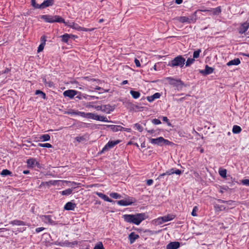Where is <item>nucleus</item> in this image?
<instances>
[{
  "label": "nucleus",
  "mask_w": 249,
  "mask_h": 249,
  "mask_svg": "<svg viewBox=\"0 0 249 249\" xmlns=\"http://www.w3.org/2000/svg\"><path fill=\"white\" fill-rule=\"evenodd\" d=\"M124 220L128 223L139 225L143 220L146 219L144 213H138L135 214H124Z\"/></svg>",
  "instance_id": "1"
},
{
  "label": "nucleus",
  "mask_w": 249,
  "mask_h": 249,
  "mask_svg": "<svg viewBox=\"0 0 249 249\" xmlns=\"http://www.w3.org/2000/svg\"><path fill=\"white\" fill-rule=\"evenodd\" d=\"M40 18L48 23H65V19L57 15L53 16L50 15H43L40 16Z\"/></svg>",
  "instance_id": "2"
},
{
  "label": "nucleus",
  "mask_w": 249,
  "mask_h": 249,
  "mask_svg": "<svg viewBox=\"0 0 249 249\" xmlns=\"http://www.w3.org/2000/svg\"><path fill=\"white\" fill-rule=\"evenodd\" d=\"M185 59L182 55H178L168 63V66L175 68L179 67L182 68L185 64Z\"/></svg>",
  "instance_id": "3"
},
{
  "label": "nucleus",
  "mask_w": 249,
  "mask_h": 249,
  "mask_svg": "<svg viewBox=\"0 0 249 249\" xmlns=\"http://www.w3.org/2000/svg\"><path fill=\"white\" fill-rule=\"evenodd\" d=\"M150 142L153 144H157L160 146L163 145H171L172 142L169 141L168 140L164 139L162 137H160L158 138H151L150 139Z\"/></svg>",
  "instance_id": "4"
},
{
  "label": "nucleus",
  "mask_w": 249,
  "mask_h": 249,
  "mask_svg": "<svg viewBox=\"0 0 249 249\" xmlns=\"http://www.w3.org/2000/svg\"><path fill=\"white\" fill-rule=\"evenodd\" d=\"M86 118L92 119L96 121L104 122H109L106 117L103 116H99L97 114L90 112L86 113Z\"/></svg>",
  "instance_id": "5"
},
{
  "label": "nucleus",
  "mask_w": 249,
  "mask_h": 249,
  "mask_svg": "<svg viewBox=\"0 0 249 249\" xmlns=\"http://www.w3.org/2000/svg\"><path fill=\"white\" fill-rule=\"evenodd\" d=\"M65 24L66 26H67L70 28H71L73 29L76 30L78 31H85V32H88V31H92L93 30V29H89L84 27H82L80 26L77 23H76L75 22H71L70 24H68V22H65L63 23Z\"/></svg>",
  "instance_id": "6"
},
{
  "label": "nucleus",
  "mask_w": 249,
  "mask_h": 249,
  "mask_svg": "<svg viewBox=\"0 0 249 249\" xmlns=\"http://www.w3.org/2000/svg\"><path fill=\"white\" fill-rule=\"evenodd\" d=\"M121 142L120 140L109 141L103 148L101 153H103L106 151H108L109 149L114 147L116 145L119 144Z\"/></svg>",
  "instance_id": "7"
},
{
  "label": "nucleus",
  "mask_w": 249,
  "mask_h": 249,
  "mask_svg": "<svg viewBox=\"0 0 249 249\" xmlns=\"http://www.w3.org/2000/svg\"><path fill=\"white\" fill-rule=\"evenodd\" d=\"M167 80L169 84L176 87L177 88L179 87L181 88L184 85L183 82L180 79H176L172 77H168Z\"/></svg>",
  "instance_id": "8"
},
{
  "label": "nucleus",
  "mask_w": 249,
  "mask_h": 249,
  "mask_svg": "<svg viewBox=\"0 0 249 249\" xmlns=\"http://www.w3.org/2000/svg\"><path fill=\"white\" fill-rule=\"evenodd\" d=\"M200 11L208 13L209 15H218L221 12V8L220 6H218L215 8L200 10Z\"/></svg>",
  "instance_id": "9"
},
{
  "label": "nucleus",
  "mask_w": 249,
  "mask_h": 249,
  "mask_svg": "<svg viewBox=\"0 0 249 249\" xmlns=\"http://www.w3.org/2000/svg\"><path fill=\"white\" fill-rule=\"evenodd\" d=\"M196 16H191L189 17H180L179 18V21L181 23H194L196 21Z\"/></svg>",
  "instance_id": "10"
},
{
  "label": "nucleus",
  "mask_w": 249,
  "mask_h": 249,
  "mask_svg": "<svg viewBox=\"0 0 249 249\" xmlns=\"http://www.w3.org/2000/svg\"><path fill=\"white\" fill-rule=\"evenodd\" d=\"M135 202L133 198L128 197L125 200H121L117 201V204L120 206H126L132 204Z\"/></svg>",
  "instance_id": "11"
},
{
  "label": "nucleus",
  "mask_w": 249,
  "mask_h": 249,
  "mask_svg": "<svg viewBox=\"0 0 249 249\" xmlns=\"http://www.w3.org/2000/svg\"><path fill=\"white\" fill-rule=\"evenodd\" d=\"M27 166L29 168H34L37 166L38 168L40 167V165L38 161H36L35 159L30 158L27 160Z\"/></svg>",
  "instance_id": "12"
},
{
  "label": "nucleus",
  "mask_w": 249,
  "mask_h": 249,
  "mask_svg": "<svg viewBox=\"0 0 249 249\" xmlns=\"http://www.w3.org/2000/svg\"><path fill=\"white\" fill-rule=\"evenodd\" d=\"M54 3V0H45L40 4L41 9H45L48 7L53 5Z\"/></svg>",
  "instance_id": "13"
},
{
  "label": "nucleus",
  "mask_w": 249,
  "mask_h": 249,
  "mask_svg": "<svg viewBox=\"0 0 249 249\" xmlns=\"http://www.w3.org/2000/svg\"><path fill=\"white\" fill-rule=\"evenodd\" d=\"M175 216L173 214H167V215L161 217L158 219L159 220H161V222L160 223L166 222L173 220L175 218Z\"/></svg>",
  "instance_id": "14"
},
{
  "label": "nucleus",
  "mask_w": 249,
  "mask_h": 249,
  "mask_svg": "<svg viewBox=\"0 0 249 249\" xmlns=\"http://www.w3.org/2000/svg\"><path fill=\"white\" fill-rule=\"evenodd\" d=\"M214 69L209 67L208 65H206L205 69L200 71V73L206 75L212 73L213 72Z\"/></svg>",
  "instance_id": "15"
},
{
  "label": "nucleus",
  "mask_w": 249,
  "mask_h": 249,
  "mask_svg": "<svg viewBox=\"0 0 249 249\" xmlns=\"http://www.w3.org/2000/svg\"><path fill=\"white\" fill-rule=\"evenodd\" d=\"M249 27V22H245L242 23L239 28V33L240 34L245 33L248 29Z\"/></svg>",
  "instance_id": "16"
},
{
  "label": "nucleus",
  "mask_w": 249,
  "mask_h": 249,
  "mask_svg": "<svg viewBox=\"0 0 249 249\" xmlns=\"http://www.w3.org/2000/svg\"><path fill=\"white\" fill-rule=\"evenodd\" d=\"M76 207V205L75 203H73L71 201L67 202L64 206V209L65 210L67 211H73L75 207Z\"/></svg>",
  "instance_id": "17"
},
{
  "label": "nucleus",
  "mask_w": 249,
  "mask_h": 249,
  "mask_svg": "<svg viewBox=\"0 0 249 249\" xmlns=\"http://www.w3.org/2000/svg\"><path fill=\"white\" fill-rule=\"evenodd\" d=\"M180 246L178 242H172L168 244L166 247L167 249H177Z\"/></svg>",
  "instance_id": "18"
},
{
  "label": "nucleus",
  "mask_w": 249,
  "mask_h": 249,
  "mask_svg": "<svg viewBox=\"0 0 249 249\" xmlns=\"http://www.w3.org/2000/svg\"><path fill=\"white\" fill-rule=\"evenodd\" d=\"M63 94L66 97H69L71 98H73L76 94V91L74 90L69 89L64 92Z\"/></svg>",
  "instance_id": "19"
},
{
  "label": "nucleus",
  "mask_w": 249,
  "mask_h": 249,
  "mask_svg": "<svg viewBox=\"0 0 249 249\" xmlns=\"http://www.w3.org/2000/svg\"><path fill=\"white\" fill-rule=\"evenodd\" d=\"M139 238V235L134 232H131L128 236V239L130 244L133 243L135 240Z\"/></svg>",
  "instance_id": "20"
},
{
  "label": "nucleus",
  "mask_w": 249,
  "mask_h": 249,
  "mask_svg": "<svg viewBox=\"0 0 249 249\" xmlns=\"http://www.w3.org/2000/svg\"><path fill=\"white\" fill-rule=\"evenodd\" d=\"M96 194L100 198L104 199L105 201H106L107 202H113V200L109 198L107 196L104 194L103 193H100V192H96Z\"/></svg>",
  "instance_id": "21"
},
{
  "label": "nucleus",
  "mask_w": 249,
  "mask_h": 249,
  "mask_svg": "<svg viewBox=\"0 0 249 249\" xmlns=\"http://www.w3.org/2000/svg\"><path fill=\"white\" fill-rule=\"evenodd\" d=\"M41 219L46 223L52 224L53 222L52 219V216L50 215H42Z\"/></svg>",
  "instance_id": "22"
},
{
  "label": "nucleus",
  "mask_w": 249,
  "mask_h": 249,
  "mask_svg": "<svg viewBox=\"0 0 249 249\" xmlns=\"http://www.w3.org/2000/svg\"><path fill=\"white\" fill-rule=\"evenodd\" d=\"M160 95H161L160 93L156 92L152 96H147L146 98L147 101H148L149 102H152L155 99L159 98L160 97Z\"/></svg>",
  "instance_id": "23"
},
{
  "label": "nucleus",
  "mask_w": 249,
  "mask_h": 249,
  "mask_svg": "<svg viewBox=\"0 0 249 249\" xmlns=\"http://www.w3.org/2000/svg\"><path fill=\"white\" fill-rule=\"evenodd\" d=\"M113 110V108L109 105L103 106L102 112H104L107 113H110Z\"/></svg>",
  "instance_id": "24"
},
{
  "label": "nucleus",
  "mask_w": 249,
  "mask_h": 249,
  "mask_svg": "<svg viewBox=\"0 0 249 249\" xmlns=\"http://www.w3.org/2000/svg\"><path fill=\"white\" fill-rule=\"evenodd\" d=\"M241 61L239 58H235L231 60L227 63V65L230 66L231 65H238L240 64Z\"/></svg>",
  "instance_id": "25"
},
{
  "label": "nucleus",
  "mask_w": 249,
  "mask_h": 249,
  "mask_svg": "<svg viewBox=\"0 0 249 249\" xmlns=\"http://www.w3.org/2000/svg\"><path fill=\"white\" fill-rule=\"evenodd\" d=\"M10 224L12 225H17V226H25L26 225L24 221L19 220H17V219L11 221L10 222Z\"/></svg>",
  "instance_id": "26"
},
{
  "label": "nucleus",
  "mask_w": 249,
  "mask_h": 249,
  "mask_svg": "<svg viewBox=\"0 0 249 249\" xmlns=\"http://www.w3.org/2000/svg\"><path fill=\"white\" fill-rule=\"evenodd\" d=\"M107 127H109L113 132L121 131V125H107Z\"/></svg>",
  "instance_id": "27"
},
{
  "label": "nucleus",
  "mask_w": 249,
  "mask_h": 249,
  "mask_svg": "<svg viewBox=\"0 0 249 249\" xmlns=\"http://www.w3.org/2000/svg\"><path fill=\"white\" fill-rule=\"evenodd\" d=\"M130 93L132 96V97L135 99L139 98L141 96V93H140V92L137 91L131 90L130 91Z\"/></svg>",
  "instance_id": "28"
},
{
  "label": "nucleus",
  "mask_w": 249,
  "mask_h": 249,
  "mask_svg": "<svg viewBox=\"0 0 249 249\" xmlns=\"http://www.w3.org/2000/svg\"><path fill=\"white\" fill-rule=\"evenodd\" d=\"M71 35L68 34H65L63 35H62L61 37L62 38V41L63 42L67 43L69 39L70 38L71 36Z\"/></svg>",
  "instance_id": "29"
},
{
  "label": "nucleus",
  "mask_w": 249,
  "mask_h": 249,
  "mask_svg": "<svg viewBox=\"0 0 249 249\" xmlns=\"http://www.w3.org/2000/svg\"><path fill=\"white\" fill-rule=\"evenodd\" d=\"M232 131L234 134H238L241 132L242 129L240 126L237 125H234L233 126Z\"/></svg>",
  "instance_id": "30"
},
{
  "label": "nucleus",
  "mask_w": 249,
  "mask_h": 249,
  "mask_svg": "<svg viewBox=\"0 0 249 249\" xmlns=\"http://www.w3.org/2000/svg\"><path fill=\"white\" fill-rule=\"evenodd\" d=\"M72 191H73L72 188H69V189H67L64 191H61L60 192V193L61 194V195H62L63 196H69L72 193Z\"/></svg>",
  "instance_id": "31"
},
{
  "label": "nucleus",
  "mask_w": 249,
  "mask_h": 249,
  "mask_svg": "<svg viewBox=\"0 0 249 249\" xmlns=\"http://www.w3.org/2000/svg\"><path fill=\"white\" fill-rule=\"evenodd\" d=\"M219 174L220 175V176L223 178H226L227 177V170L225 169H223V168H219Z\"/></svg>",
  "instance_id": "32"
},
{
  "label": "nucleus",
  "mask_w": 249,
  "mask_h": 249,
  "mask_svg": "<svg viewBox=\"0 0 249 249\" xmlns=\"http://www.w3.org/2000/svg\"><path fill=\"white\" fill-rule=\"evenodd\" d=\"M50 138V136L47 134L41 135L39 137L40 140L42 142L48 141Z\"/></svg>",
  "instance_id": "33"
},
{
  "label": "nucleus",
  "mask_w": 249,
  "mask_h": 249,
  "mask_svg": "<svg viewBox=\"0 0 249 249\" xmlns=\"http://www.w3.org/2000/svg\"><path fill=\"white\" fill-rule=\"evenodd\" d=\"M172 174H174L173 168L170 169V170H169L168 171H167L166 172L160 174L159 176V178H160L162 177H163L164 176H165V175H168L169 176V175H172Z\"/></svg>",
  "instance_id": "34"
},
{
  "label": "nucleus",
  "mask_w": 249,
  "mask_h": 249,
  "mask_svg": "<svg viewBox=\"0 0 249 249\" xmlns=\"http://www.w3.org/2000/svg\"><path fill=\"white\" fill-rule=\"evenodd\" d=\"M0 175L2 176H11L12 175V173L7 170V169H3L0 173Z\"/></svg>",
  "instance_id": "35"
},
{
  "label": "nucleus",
  "mask_w": 249,
  "mask_h": 249,
  "mask_svg": "<svg viewBox=\"0 0 249 249\" xmlns=\"http://www.w3.org/2000/svg\"><path fill=\"white\" fill-rule=\"evenodd\" d=\"M109 196L114 199H119L122 197V196L120 194L115 192L110 193Z\"/></svg>",
  "instance_id": "36"
},
{
  "label": "nucleus",
  "mask_w": 249,
  "mask_h": 249,
  "mask_svg": "<svg viewBox=\"0 0 249 249\" xmlns=\"http://www.w3.org/2000/svg\"><path fill=\"white\" fill-rule=\"evenodd\" d=\"M214 208L217 211H221L225 210L226 208L224 205H220L216 204L214 205Z\"/></svg>",
  "instance_id": "37"
},
{
  "label": "nucleus",
  "mask_w": 249,
  "mask_h": 249,
  "mask_svg": "<svg viewBox=\"0 0 249 249\" xmlns=\"http://www.w3.org/2000/svg\"><path fill=\"white\" fill-rule=\"evenodd\" d=\"M195 61V60L194 58H188L185 63L186 67H189L191 65L194 63Z\"/></svg>",
  "instance_id": "38"
},
{
  "label": "nucleus",
  "mask_w": 249,
  "mask_h": 249,
  "mask_svg": "<svg viewBox=\"0 0 249 249\" xmlns=\"http://www.w3.org/2000/svg\"><path fill=\"white\" fill-rule=\"evenodd\" d=\"M201 52V50L200 49H198L196 51H194L193 53V58L194 59L195 58H197L200 56V53Z\"/></svg>",
  "instance_id": "39"
},
{
  "label": "nucleus",
  "mask_w": 249,
  "mask_h": 249,
  "mask_svg": "<svg viewBox=\"0 0 249 249\" xmlns=\"http://www.w3.org/2000/svg\"><path fill=\"white\" fill-rule=\"evenodd\" d=\"M35 94L36 95L40 94L41 95V97L44 99H45L46 98V94L44 92H43L40 90H36V91Z\"/></svg>",
  "instance_id": "40"
},
{
  "label": "nucleus",
  "mask_w": 249,
  "mask_h": 249,
  "mask_svg": "<svg viewBox=\"0 0 249 249\" xmlns=\"http://www.w3.org/2000/svg\"><path fill=\"white\" fill-rule=\"evenodd\" d=\"M75 140L78 142H84L86 141V137L85 136H79V137H76L75 138Z\"/></svg>",
  "instance_id": "41"
},
{
  "label": "nucleus",
  "mask_w": 249,
  "mask_h": 249,
  "mask_svg": "<svg viewBox=\"0 0 249 249\" xmlns=\"http://www.w3.org/2000/svg\"><path fill=\"white\" fill-rule=\"evenodd\" d=\"M31 5L33 7L36 9H41L40 4L36 3V0H31Z\"/></svg>",
  "instance_id": "42"
},
{
  "label": "nucleus",
  "mask_w": 249,
  "mask_h": 249,
  "mask_svg": "<svg viewBox=\"0 0 249 249\" xmlns=\"http://www.w3.org/2000/svg\"><path fill=\"white\" fill-rule=\"evenodd\" d=\"M38 146L41 147H47V148H52V145L49 143H39L38 144Z\"/></svg>",
  "instance_id": "43"
},
{
  "label": "nucleus",
  "mask_w": 249,
  "mask_h": 249,
  "mask_svg": "<svg viewBox=\"0 0 249 249\" xmlns=\"http://www.w3.org/2000/svg\"><path fill=\"white\" fill-rule=\"evenodd\" d=\"M78 243L76 241H74L73 242H67V243H64V246L67 247H73L75 245H77Z\"/></svg>",
  "instance_id": "44"
},
{
  "label": "nucleus",
  "mask_w": 249,
  "mask_h": 249,
  "mask_svg": "<svg viewBox=\"0 0 249 249\" xmlns=\"http://www.w3.org/2000/svg\"><path fill=\"white\" fill-rule=\"evenodd\" d=\"M44 83L46 86H48L49 87H53L54 86V84L52 81L47 82L46 79H43Z\"/></svg>",
  "instance_id": "45"
},
{
  "label": "nucleus",
  "mask_w": 249,
  "mask_h": 249,
  "mask_svg": "<svg viewBox=\"0 0 249 249\" xmlns=\"http://www.w3.org/2000/svg\"><path fill=\"white\" fill-rule=\"evenodd\" d=\"M57 181L56 180H50L49 181H46L45 184L48 186H50V185H55Z\"/></svg>",
  "instance_id": "46"
},
{
  "label": "nucleus",
  "mask_w": 249,
  "mask_h": 249,
  "mask_svg": "<svg viewBox=\"0 0 249 249\" xmlns=\"http://www.w3.org/2000/svg\"><path fill=\"white\" fill-rule=\"evenodd\" d=\"M93 249H105L102 242H100L97 244Z\"/></svg>",
  "instance_id": "47"
},
{
  "label": "nucleus",
  "mask_w": 249,
  "mask_h": 249,
  "mask_svg": "<svg viewBox=\"0 0 249 249\" xmlns=\"http://www.w3.org/2000/svg\"><path fill=\"white\" fill-rule=\"evenodd\" d=\"M134 126L139 132H141L143 131V127L140 124L136 123L134 124Z\"/></svg>",
  "instance_id": "48"
},
{
  "label": "nucleus",
  "mask_w": 249,
  "mask_h": 249,
  "mask_svg": "<svg viewBox=\"0 0 249 249\" xmlns=\"http://www.w3.org/2000/svg\"><path fill=\"white\" fill-rule=\"evenodd\" d=\"M79 112V111L78 110H72L71 111H68L67 112L68 114L71 115H78L79 114L78 113Z\"/></svg>",
  "instance_id": "49"
},
{
  "label": "nucleus",
  "mask_w": 249,
  "mask_h": 249,
  "mask_svg": "<svg viewBox=\"0 0 249 249\" xmlns=\"http://www.w3.org/2000/svg\"><path fill=\"white\" fill-rule=\"evenodd\" d=\"M198 210V207L197 206H195L193 208V211L192 212V213H191V214L193 216H197V214H196V211Z\"/></svg>",
  "instance_id": "50"
},
{
  "label": "nucleus",
  "mask_w": 249,
  "mask_h": 249,
  "mask_svg": "<svg viewBox=\"0 0 249 249\" xmlns=\"http://www.w3.org/2000/svg\"><path fill=\"white\" fill-rule=\"evenodd\" d=\"M241 183L246 186H249V179H245L241 180Z\"/></svg>",
  "instance_id": "51"
},
{
  "label": "nucleus",
  "mask_w": 249,
  "mask_h": 249,
  "mask_svg": "<svg viewBox=\"0 0 249 249\" xmlns=\"http://www.w3.org/2000/svg\"><path fill=\"white\" fill-rule=\"evenodd\" d=\"M159 231H151L150 230H146L144 231V232H147V233H148L150 235L154 234H157L158 233H159Z\"/></svg>",
  "instance_id": "52"
},
{
  "label": "nucleus",
  "mask_w": 249,
  "mask_h": 249,
  "mask_svg": "<svg viewBox=\"0 0 249 249\" xmlns=\"http://www.w3.org/2000/svg\"><path fill=\"white\" fill-rule=\"evenodd\" d=\"M45 45H44V44H40L37 48V52L39 53V52L42 51L44 49Z\"/></svg>",
  "instance_id": "53"
},
{
  "label": "nucleus",
  "mask_w": 249,
  "mask_h": 249,
  "mask_svg": "<svg viewBox=\"0 0 249 249\" xmlns=\"http://www.w3.org/2000/svg\"><path fill=\"white\" fill-rule=\"evenodd\" d=\"M152 123L155 125L160 124H161V122L160 120L158 119H154L152 120Z\"/></svg>",
  "instance_id": "54"
},
{
  "label": "nucleus",
  "mask_w": 249,
  "mask_h": 249,
  "mask_svg": "<svg viewBox=\"0 0 249 249\" xmlns=\"http://www.w3.org/2000/svg\"><path fill=\"white\" fill-rule=\"evenodd\" d=\"M124 131L127 132H130L131 131V129L129 128H124L122 126H121V131Z\"/></svg>",
  "instance_id": "55"
},
{
  "label": "nucleus",
  "mask_w": 249,
  "mask_h": 249,
  "mask_svg": "<svg viewBox=\"0 0 249 249\" xmlns=\"http://www.w3.org/2000/svg\"><path fill=\"white\" fill-rule=\"evenodd\" d=\"M124 131L127 132H130L131 131V129L129 128H124L122 126H121V131Z\"/></svg>",
  "instance_id": "56"
},
{
  "label": "nucleus",
  "mask_w": 249,
  "mask_h": 249,
  "mask_svg": "<svg viewBox=\"0 0 249 249\" xmlns=\"http://www.w3.org/2000/svg\"><path fill=\"white\" fill-rule=\"evenodd\" d=\"M46 37L45 36H43L41 37V38H40V41L41 42V44H43L44 45L46 44Z\"/></svg>",
  "instance_id": "57"
},
{
  "label": "nucleus",
  "mask_w": 249,
  "mask_h": 249,
  "mask_svg": "<svg viewBox=\"0 0 249 249\" xmlns=\"http://www.w3.org/2000/svg\"><path fill=\"white\" fill-rule=\"evenodd\" d=\"M162 120L163 122H166L167 123V124L170 126L171 125V124L169 122V120L167 118V117H165V116H164V117H162Z\"/></svg>",
  "instance_id": "58"
},
{
  "label": "nucleus",
  "mask_w": 249,
  "mask_h": 249,
  "mask_svg": "<svg viewBox=\"0 0 249 249\" xmlns=\"http://www.w3.org/2000/svg\"><path fill=\"white\" fill-rule=\"evenodd\" d=\"M92 108H94L97 110H101L102 111L103 106H92Z\"/></svg>",
  "instance_id": "59"
},
{
  "label": "nucleus",
  "mask_w": 249,
  "mask_h": 249,
  "mask_svg": "<svg viewBox=\"0 0 249 249\" xmlns=\"http://www.w3.org/2000/svg\"><path fill=\"white\" fill-rule=\"evenodd\" d=\"M173 172L174 174H176L177 175H180L182 173V172L179 169H176L175 170L174 168H173Z\"/></svg>",
  "instance_id": "60"
},
{
  "label": "nucleus",
  "mask_w": 249,
  "mask_h": 249,
  "mask_svg": "<svg viewBox=\"0 0 249 249\" xmlns=\"http://www.w3.org/2000/svg\"><path fill=\"white\" fill-rule=\"evenodd\" d=\"M153 180L152 179H149L146 180V185L148 186H150L153 183Z\"/></svg>",
  "instance_id": "61"
},
{
  "label": "nucleus",
  "mask_w": 249,
  "mask_h": 249,
  "mask_svg": "<svg viewBox=\"0 0 249 249\" xmlns=\"http://www.w3.org/2000/svg\"><path fill=\"white\" fill-rule=\"evenodd\" d=\"M134 62H135V64L136 66H137V67H141V64L138 59H137V58H135L134 60Z\"/></svg>",
  "instance_id": "62"
},
{
  "label": "nucleus",
  "mask_w": 249,
  "mask_h": 249,
  "mask_svg": "<svg viewBox=\"0 0 249 249\" xmlns=\"http://www.w3.org/2000/svg\"><path fill=\"white\" fill-rule=\"evenodd\" d=\"M11 71V69H9L8 68H6L4 71H2L1 72H0V73L1 74H5V73H8L9 72H10Z\"/></svg>",
  "instance_id": "63"
},
{
  "label": "nucleus",
  "mask_w": 249,
  "mask_h": 249,
  "mask_svg": "<svg viewBox=\"0 0 249 249\" xmlns=\"http://www.w3.org/2000/svg\"><path fill=\"white\" fill-rule=\"evenodd\" d=\"M44 229H45V228H43V227L37 228H36V232L38 233V232H40V231H43Z\"/></svg>",
  "instance_id": "64"
}]
</instances>
